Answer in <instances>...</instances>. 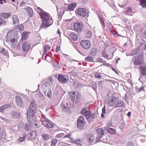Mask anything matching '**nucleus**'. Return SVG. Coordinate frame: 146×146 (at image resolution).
<instances>
[{
	"label": "nucleus",
	"mask_w": 146,
	"mask_h": 146,
	"mask_svg": "<svg viewBox=\"0 0 146 146\" xmlns=\"http://www.w3.org/2000/svg\"><path fill=\"white\" fill-rule=\"evenodd\" d=\"M42 20V24L41 27L46 29L51 25L53 21L52 18L50 19V14L45 12L40 16Z\"/></svg>",
	"instance_id": "1"
},
{
	"label": "nucleus",
	"mask_w": 146,
	"mask_h": 146,
	"mask_svg": "<svg viewBox=\"0 0 146 146\" xmlns=\"http://www.w3.org/2000/svg\"><path fill=\"white\" fill-rule=\"evenodd\" d=\"M35 106V103L34 100H32L31 102V104L29 109L27 111V118L29 122V123L31 125L32 124V122L31 123V121L32 120L33 121L32 118H33L34 116L35 113V111L36 109Z\"/></svg>",
	"instance_id": "2"
},
{
	"label": "nucleus",
	"mask_w": 146,
	"mask_h": 146,
	"mask_svg": "<svg viewBox=\"0 0 146 146\" xmlns=\"http://www.w3.org/2000/svg\"><path fill=\"white\" fill-rule=\"evenodd\" d=\"M68 6L67 8L63 7L61 8L60 10H58V8L56 6L57 10L58 12V19H61L62 16L63 15L65 11H73V3L68 4Z\"/></svg>",
	"instance_id": "3"
},
{
	"label": "nucleus",
	"mask_w": 146,
	"mask_h": 146,
	"mask_svg": "<svg viewBox=\"0 0 146 146\" xmlns=\"http://www.w3.org/2000/svg\"><path fill=\"white\" fill-rule=\"evenodd\" d=\"M83 28V26L82 23L77 21L74 24V30L79 35L82 31Z\"/></svg>",
	"instance_id": "4"
},
{
	"label": "nucleus",
	"mask_w": 146,
	"mask_h": 146,
	"mask_svg": "<svg viewBox=\"0 0 146 146\" xmlns=\"http://www.w3.org/2000/svg\"><path fill=\"white\" fill-rule=\"evenodd\" d=\"M132 60L134 61V64L136 65H139L143 63V60L141 55L140 54L133 57Z\"/></svg>",
	"instance_id": "5"
},
{
	"label": "nucleus",
	"mask_w": 146,
	"mask_h": 146,
	"mask_svg": "<svg viewBox=\"0 0 146 146\" xmlns=\"http://www.w3.org/2000/svg\"><path fill=\"white\" fill-rule=\"evenodd\" d=\"M84 118L82 116H80L77 121V127L80 129L82 130L86 124L84 122Z\"/></svg>",
	"instance_id": "6"
},
{
	"label": "nucleus",
	"mask_w": 146,
	"mask_h": 146,
	"mask_svg": "<svg viewBox=\"0 0 146 146\" xmlns=\"http://www.w3.org/2000/svg\"><path fill=\"white\" fill-rule=\"evenodd\" d=\"M76 13L82 17H85L86 15V10L84 8H80L78 9L76 11Z\"/></svg>",
	"instance_id": "7"
},
{
	"label": "nucleus",
	"mask_w": 146,
	"mask_h": 146,
	"mask_svg": "<svg viewBox=\"0 0 146 146\" xmlns=\"http://www.w3.org/2000/svg\"><path fill=\"white\" fill-rule=\"evenodd\" d=\"M81 45L82 47L86 50L89 49L91 46V43L88 40H82L80 42Z\"/></svg>",
	"instance_id": "8"
},
{
	"label": "nucleus",
	"mask_w": 146,
	"mask_h": 146,
	"mask_svg": "<svg viewBox=\"0 0 146 146\" xmlns=\"http://www.w3.org/2000/svg\"><path fill=\"white\" fill-rule=\"evenodd\" d=\"M42 124L48 128H53L54 127V124L48 119L43 121L42 122Z\"/></svg>",
	"instance_id": "9"
},
{
	"label": "nucleus",
	"mask_w": 146,
	"mask_h": 146,
	"mask_svg": "<svg viewBox=\"0 0 146 146\" xmlns=\"http://www.w3.org/2000/svg\"><path fill=\"white\" fill-rule=\"evenodd\" d=\"M57 79L59 82L63 84L67 82L68 80V77L66 75L61 74L58 75Z\"/></svg>",
	"instance_id": "10"
},
{
	"label": "nucleus",
	"mask_w": 146,
	"mask_h": 146,
	"mask_svg": "<svg viewBox=\"0 0 146 146\" xmlns=\"http://www.w3.org/2000/svg\"><path fill=\"white\" fill-rule=\"evenodd\" d=\"M96 117V113H92L90 111L86 117V119L88 122L93 121V119H95Z\"/></svg>",
	"instance_id": "11"
},
{
	"label": "nucleus",
	"mask_w": 146,
	"mask_h": 146,
	"mask_svg": "<svg viewBox=\"0 0 146 146\" xmlns=\"http://www.w3.org/2000/svg\"><path fill=\"white\" fill-rule=\"evenodd\" d=\"M30 46L29 43L28 42L23 41L22 43V49L24 51H28Z\"/></svg>",
	"instance_id": "12"
},
{
	"label": "nucleus",
	"mask_w": 146,
	"mask_h": 146,
	"mask_svg": "<svg viewBox=\"0 0 146 146\" xmlns=\"http://www.w3.org/2000/svg\"><path fill=\"white\" fill-rule=\"evenodd\" d=\"M18 106L21 107H23V102L21 98L19 96H17L15 97Z\"/></svg>",
	"instance_id": "13"
},
{
	"label": "nucleus",
	"mask_w": 146,
	"mask_h": 146,
	"mask_svg": "<svg viewBox=\"0 0 146 146\" xmlns=\"http://www.w3.org/2000/svg\"><path fill=\"white\" fill-rule=\"evenodd\" d=\"M106 48L104 49L102 53V55L103 56V57H104L105 58L107 59L108 60H109L110 59H111L112 58L114 52H113L112 56L110 58H108L109 55L107 54V52L106 51Z\"/></svg>",
	"instance_id": "14"
},
{
	"label": "nucleus",
	"mask_w": 146,
	"mask_h": 146,
	"mask_svg": "<svg viewBox=\"0 0 146 146\" xmlns=\"http://www.w3.org/2000/svg\"><path fill=\"white\" fill-rule=\"evenodd\" d=\"M11 17L13 24L15 26H17L19 24V21L18 17L15 15H13Z\"/></svg>",
	"instance_id": "15"
},
{
	"label": "nucleus",
	"mask_w": 146,
	"mask_h": 146,
	"mask_svg": "<svg viewBox=\"0 0 146 146\" xmlns=\"http://www.w3.org/2000/svg\"><path fill=\"white\" fill-rule=\"evenodd\" d=\"M72 19H67L66 21H68L67 25V27L69 29L73 30V22L72 21Z\"/></svg>",
	"instance_id": "16"
},
{
	"label": "nucleus",
	"mask_w": 146,
	"mask_h": 146,
	"mask_svg": "<svg viewBox=\"0 0 146 146\" xmlns=\"http://www.w3.org/2000/svg\"><path fill=\"white\" fill-rule=\"evenodd\" d=\"M12 117L15 118H20L21 117L20 113L17 111H13L11 113Z\"/></svg>",
	"instance_id": "17"
},
{
	"label": "nucleus",
	"mask_w": 146,
	"mask_h": 146,
	"mask_svg": "<svg viewBox=\"0 0 146 146\" xmlns=\"http://www.w3.org/2000/svg\"><path fill=\"white\" fill-rule=\"evenodd\" d=\"M60 107L62 109V111L64 112L67 113H70L69 109L68 108V106H66L65 105L62 103L61 104Z\"/></svg>",
	"instance_id": "18"
},
{
	"label": "nucleus",
	"mask_w": 146,
	"mask_h": 146,
	"mask_svg": "<svg viewBox=\"0 0 146 146\" xmlns=\"http://www.w3.org/2000/svg\"><path fill=\"white\" fill-rule=\"evenodd\" d=\"M11 106V105L10 104H7L2 105L0 107V112L3 113L4 110Z\"/></svg>",
	"instance_id": "19"
},
{
	"label": "nucleus",
	"mask_w": 146,
	"mask_h": 146,
	"mask_svg": "<svg viewBox=\"0 0 146 146\" xmlns=\"http://www.w3.org/2000/svg\"><path fill=\"white\" fill-rule=\"evenodd\" d=\"M140 70V74L142 76H146V66H141Z\"/></svg>",
	"instance_id": "20"
},
{
	"label": "nucleus",
	"mask_w": 146,
	"mask_h": 146,
	"mask_svg": "<svg viewBox=\"0 0 146 146\" xmlns=\"http://www.w3.org/2000/svg\"><path fill=\"white\" fill-rule=\"evenodd\" d=\"M42 88L45 90H49L51 89V86L50 84L48 82L45 83L42 86Z\"/></svg>",
	"instance_id": "21"
},
{
	"label": "nucleus",
	"mask_w": 146,
	"mask_h": 146,
	"mask_svg": "<svg viewBox=\"0 0 146 146\" xmlns=\"http://www.w3.org/2000/svg\"><path fill=\"white\" fill-rule=\"evenodd\" d=\"M106 130L109 133L113 134L114 135L116 134V132L115 130L113 128L107 127H106Z\"/></svg>",
	"instance_id": "22"
},
{
	"label": "nucleus",
	"mask_w": 146,
	"mask_h": 146,
	"mask_svg": "<svg viewBox=\"0 0 146 146\" xmlns=\"http://www.w3.org/2000/svg\"><path fill=\"white\" fill-rule=\"evenodd\" d=\"M27 11L28 13V15L29 17H31L33 14V11L32 9L30 7H28L25 8Z\"/></svg>",
	"instance_id": "23"
},
{
	"label": "nucleus",
	"mask_w": 146,
	"mask_h": 146,
	"mask_svg": "<svg viewBox=\"0 0 146 146\" xmlns=\"http://www.w3.org/2000/svg\"><path fill=\"white\" fill-rule=\"evenodd\" d=\"M124 102L120 100H118L115 104V108L121 107L123 106L124 104Z\"/></svg>",
	"instance_id": "24"
},
{
	"label": "nucleus",
	"mask_w": 146,
	"mask_h": 146,
	"mask_svg": "<svg viewBox=\"0 0 146 146\" xmlns=\"http://www.w3.org/2000/svg\"><path fill=\"white\" fill-rule=\"evenodd\" d=\"M93 57L92 56H91L90 55H88L85 58V61L87 62H94V61Z\"/></svg>",
	"instance_id": "25"
},
{
	"label": "nucleus",
	"mask_w": 146,
	"mask_h": 146,
	"mask_svg": "<svg viewBox=\"0 0 146 146\" xmlns=\"http://www.w3.org/2000/svg\"><path fill=\"white\" fill-rule=\"evenodd\" d=\"M48 92H47V91H44V95L46 96L48 98H51L52 96V92L51 89L49 90Z\"/></svg>",
	"instance_id": "26"
},
{
	"label": "nucleus",
	"mask_w": 146,
	"mask_h": 146,
	"mask_svg": "<svg viewBox=\"0 0 146 146\" xmlns=\"http://www.w3.org/2000/svg\"><path fill=\"white\" fill-rule=\"evenodd\" d=\"M97 49L95 48H92L90 52V54L93 57H95L97 54Z\"/></svg>",
	"instance_id": "27"
},
{
	"label": "nucleus",
	"mask_w": 146,
	"mask_h": 146,
	"mask_svg": "<svg viewBox=\"0 0 146 146\" xmlns=\"http://www.w3.org/2000/svg\"><path fill=\"white\" fill-rule=\"evenodd\" d=\"M139 50L140 49L138 48H135L131 51L130 55L131 56L134 55L137 53L139 51Z\"/></svg>",
	"instance_id": "28"
},
{
	"label": "nucleus",
	"mask_w": 146,
	"mask_h": 146,
	"mask_svg": "<svg viewBox=\"0 0 146 146\" xmlns=\"http://www.w3.org/2000/svg\"><path fill=\"white\" fill-rule=\"evenodd\" d=\"M66 104L69 109L70 112H72V109L73 108V102L72 101V103L68 102L66 103Z\"/></svg>",
	"instance_id": "29"
},
{
	"label": "nucleus",
	"mask_w": 146,
	"mask_h": 146,
	"mask_svg": "<svg viewBox=\"0 0 146 146\" xmlns=\"http://www.w3.org/2000/svg\"><path fill=\"white\" fill-rule=\"evenodd\" d=\"M36 132L35 131L32 132L28 134V135L30 136V137L33 139H35L36 137Z\"/></svg>",
	"instance_id": "30"
},
{
	"label": "nucleus",
	"mask_w": 146,
	"mask_h": 146,
	"mask_svg": "<svg viewBox=\"0 0 146 146\" xmlns=\"http://www.w3.org/2000/svg\"><path fill=\"white\" fill-rule=\"evenodd\" d=\"M90 111L87 110L85 108H83L82 109L80 113L86 117Z\"/></svg>",
	"instance_id": "31"
},
{
	"label": "nucleus",
	"mask_w": 146,
	"mask_h": 146,
	"mask_svg": "<svg viewBox=\"0 0 146 146\" xmlns=\"http://www.w3.org/2000/svg\"><path fill=\"white\" fill-rule=\"evenodd\" d=\"M140 3V5L144 8L146 7V0H139Z\"/></svg>",
	"instance_id": "32"
},
{
	"label": "nucleus",
	"mask_w": 146,
	"mask_h": 146,
	"mask_svg": "<svg viewBox=\"0 0 146 146\" xmlns=\"http://www.w3.org/2000/svg\"><path fill=\"white\" fill-rule=\"evenodd\" d=\"M94 140V135L92 134H90L88 137V140L89 143H91Z\"/></svg>",
	"instance_id": "33"
},
{
	"label": "nucleus",
	"mask_w": 146,
	"mask_h": 146,
	"mask_svg": "<svg viewBox=\"0 0 146 146\" xmlns=\"http://www.w3.org/2000/svg\"><path fill=\"white\" fill-rule=\"evenodd\" d=\"M42 137L43 139L45 141L50 139L51 137V136L48 134H43L42 135Z\"/></svg>",
	"instance_id": "34"
},
{
	"label": "nucleus",
	"mask_w": 146,
	"mask_h": 146,
	"mask_svg": "<svg viewBox=\"0 0 146 146\" xmlns=\"http://www.w3.org/2000/svg\"><path fill=\"white\" fill-rule=\"evenodd\" d=\"M97 131L98 133V135H103L104 133V130L101 128L97 129Z\"/></svg>",
	"instance_id": "35"
},
{
	"label": "nucleus",
	"mask_w": 146,
	"mask_h": 146,
	"mask_svg": "<svg viewBox=\"0 0 146 146\" xmlns=\"http://www.w3.org/2000/svg\"><path fill=\"white\" fill-rule=\"evenodd\" d=\"M82 141L80 139H76V140H74V144H76L77 146H82L81 144Z\"/></svg>",
	"instance_id": "36"
},
{
	"label": "nucleus",
	"mask_w": 146,
	"mask_h": 146,
	"mask_svg": "<svg viewBox=\"0 0 146 146\" xmlns=\"http://www.w3.org/2000/svg\"><path fill=\"white\" fill-rule=\"evenodd\" d=\"M36 11L39 14L40 16L42 14L44 13L45 12L42 9L39 7H37Z\"/></svg>",
	"instance_id": "37"
},
{
	"label": "nucleus",
	"mask_w": 146,
	"mask_h": 146,
	"mask_svg": "<svg viewBox=\"0 0 146 146\" xmlns=\"http://www.w3.org/2000/svg\"><path fill=\"white\" fill-rule=\"evenodd\" d=\"M68 37L70 41V43H72L73 44V42L72 40H73V34L72 33V32H71V33L68 35Z\"/></svg>",
	"instance_id": "38"
},
{
	"label": "nucleus",
	"mask_w": 146,
	"mask_h": 146,
	"mask_svg": "<svg viewBox=\"0 0 146 146\" xmlns=\"http://www.w3.org/2000/svg\"><path fill=\"white\" fill-rule=\"evenodd\" d=\"M11 14L10 13H3L2 14V17L5 19H7L9 17Z\"/></svg>",
	"instance_id": "39"
},
{
	"label": "nucleus",
	"mask_w": 146,
	"mask_h": 146,
	"mask_svg": "<svg viewBox=\"0 0 146 146\" xmlns=\"http://www.w3.org/2000/svg\"><path fill=\"white\" fill-rule=\"evenodd\" d=\"M26 137L25 135H23L22 137H19V138L17 139V141L22 142L23 141Z\"/></svg>",
	"instance_id": "40"
},
{
	"label": "nucleus",
	"mask_w": 146,
	"mask_h": 146,
	"mask_svg": "<svg viewBox=\"0 0 146 146\" xmlns=\"http://www.w3.org/2000/svg\"><path fill=\"white\" fill-rule=\"evenodd\" d=\"M64 133H59L56 135L55 138H64Z\"/></svg>",
	"instance_id": "41"
},
{
	"label": "nucleus",
	"mask_w": 146,
	"mask_h": 146,
	"mask_svg": "<svg viewBox=\"0 0 146 146\" xmlns=\"http://www.w3.org/2000/svg\"><path fill=\"white\" fill-rule=\"evenodd\" d=\"M102 135H98V136L96 137V139L94 142L95 143H97L98 142H100V139L102 137Z\"/></svg>",
	"instance_id": "42"
},
{
	"label": "nucleus",
	"mask_w": 146,
	"mask_h": 146,
	"mask_svg": "<svg viewBox=\"0 0 146 146\" xmlns=\"http://www.w3.org/2000/svg\"><path fill=\"white\" fill-rule=\"evenodd\" d=\"M95 77L98 79H100L101 78V76L100 73L98 72H95L94 74Z\"/></svg>",
	"instance_id": "43"
},
{
	"label": "nucleus",
	"mask_w": 146,
	"mask_h": 146,
	"mask_svg": "<svg viewBox=\"0 0 146 146\" xmlns=\"http://www.w3.org/2000/svg\"><path fill=\"white\" fill-rule=\"evenodd\" d=\"M0 52L4 55L7 56L8 55V52L7 51L5 50L4 48H2L0 51Z\"/></svg>",
	"instance_id": "44"
},
{
	"label": "nucleus",
	"mask_w": 146,
	"mask_h": 146,
	"mask_svg": "<svg viewBox=\"0 0 146 146\" xmlns=\"http://www.w3.org/2000/svg\"><path fill=\"white\" fill-rule=\"evenodd\" d=\"M92 35V34L91 31H88L86 35V36L88 38H91Z\"/></svg>",
	"instance_id": "45"
},
{
	"label": "nucleus",
	"mask_w": 146,
	"mask_h": 146,
	"mask_svg": "<svg viewBox=\"0 0 146 146\" xmlns=\"http://www.w3.org/2000/svg\"><path fill=\"white\" fill-rule=\"evenodd\" d=\"M57 143V140L56 139H54L51 142V146H55Z\"/></svg>",
	"instance_id": "46"
},
{
	"label": "nucleus",
	"mask_w": 146,
	"mask_h": 146,
	"mask_svg": "<svg viewBox=\"0 0 146 146\" xmlns=\"http://www.w3.org/2000/svg\"><path fill=\"white\" fill-rule=\"evenodd\" d=\"M46 52H44V53L42 56V59L44 60H46V58L47 56L50 57L48 55L46 54Z\"/></svg>",
	"instance_id": "47"
},
{
	"label": "nucleus",
	"mask_w": 146,
	"mask_h": 146,
	"mask_svg": "<svg viewBox=\"0 0 146 146\" xmlns=\"http://www.w3.org/2000/svg\"><path fill=\"white\" fill-rule=\"evenodd\" d=\"M6 24V22L5 20L0 19V26L1 25H4Z\"/></svg>",
	"instance_id": "48"
},
{
	"label": "nucleus",
	"mask_w": 146,
	"mask_h": 146,
	"mask_svg": "<svg viewBox=\"0 0 146 146\" xmlns=\"http://www.w3.org/2000/svg\"><path fill=\"white\" fill-rule=\"evenodd\" d=\"M30 127L29 123H26L25 126V129L26 131L29 130Z\"/></svg>",
	"instance_id": "49"
},
{
	"label": "nucleus",
	"mask_w": 146,
	"mask_h": 146,
	"mask_svg": "<svg viewBox=\"0 0 146 146\" xmlns=\"http://www.w3.org/2000/svg\"><path fill=\"white\" fill-rule=\"evenodd\" d=\"M27 34L25 33H23L22 34V36L21 37V40H23L26 39V36Z\"/></svg>",
	"instance_id": "50"
},
{
	"label": "nucleus",
	"mask_w": 146,
	"mask_h": 146,
	"mask_svg": "<svg viewBox=\"0 0 146 146\" xmlns=\"http://www.w3.org/2000/svg\"><path fill=\"white\" fill-rule=\"evenodd\" d=\"M80 98V93L78 92L76 96V100L77 101H79Z\"/></svg>",
	"instance_id": "51"
},
{
	"label": "nucleus",
	"mask_w": 146,
	"mask_h": 146,
	"mask_svg": "<svg viewBox=\"0 0 146 146\" xmlns=\"http://www.w3.org/2000/svg\"><path fill=\"white\" fill-rule=\"evenodd\" d=\"M78 39V35H77L75 33H74V41H77Z\"/></svg>",
	"instance_id": "52"
},
{
	"label": "nucleus",
	"mask_w": 146,
	"mask_h": 146,
	"mask_svg": "<svg viewBox=\"0 0 146 146\" xmlns=\"http://www.w3.org/2000/svg\"><path fill=\"white\" fill-rule=\"evenodd\" d=\"M50 47L47 45H46L44 47V52L46 53L47 50L50 49Z\"/></svg>",
	"instance_id": "53"
},
{
	"label": "nucleus",
	"mask_w": 146,
	"mask_h": 146,
	"mask_svg": "<svg viewBox=\"0 0 146 146\" xmlns=\"http://www.w3.org/2000/svg\"><path fill=\"white\" fill-rule=\"evenodd\" d=\"M134 145V143L130 141L127 142L126 145V146H133Z\"/></svg>",
	"instance_id": "54"
},
{
	"label": "nucleus",
	"mask_w": 146,
	"mask_h": 146,
	"mask_svg": "<svg viewBox=\"0 0 146 146\" xmlns=\"http://www.w3.org/2000/svg\"><path fill=\"white\" fill-rule=\"evenodd\" d=\"M71 136V134L70 133H68V134L66 135H64V138H66V137L69 138L71 139V140L72 141L71 142H72V141H73V139L72 138H70V137Z\"/></svg>",
	"instance_id": "55"
},
{
	"label": "nucleus",
	"mask_w": 146,
	"mask_h": 146,
	"mask_svg": "<svg viewBox=\"0 0 146 146\" xmlns=\"http://www.w3.org/2000/svg\"><path fill=\"white\" fill-rule=\"evenodd\" d=\"M132 11V9L131 7H127L126 11V13H131Z\"/></svg>",
	"instance_id": "56"
},
{
	"label": "nucleus",
	"mask_w": 146,
	"mask_h": 146,
	"mask_svg": "<svg viewBox=\"0 0 146 146\" xmlns=\"http://www.w3.org/2000/svg\"><path fill=\"white\" fill-rule=\"evenodd\" d=\"M97 61L98 62H102L104 63H105L106 62V61L104 60H103V59L101 58H98L97 60Z\"/></svg>",
	"instance_id": "57"
},
{
	"label": "nucleus",
	"mask_w": 146,
	"mask_h": 146,
	"mask_svg": "<svg viewBox=\"0 0 146 146\" xmlns=\"http://www.w3.org/2000/svg\"><path fill=\"white\" fill-rule=\"evenodd\" d=\"M112 98H113L114 102V103H115L116 102H117L119 100V99L118 98L115 97H112Z\"/></svg>",
	"instance_id": "58"
},
{
	"label": "nucleus",
	"mask_w": 146,
	"mask_h": 146,
	"mask_svg": "<svg viewBox=\"0 0 146 146\" xmlns=\"http://www.w3.org/2000/svg\"><path fill=\"white\" fill-rule=\"evenodd\" d=\"M111 69L117 74H118L119 72H118L117 70L113 67H111Z\"/></svg>",
	"instance_id": "59"
},
{
	"label": "nucleus",
	"mask_w": 146,
	"mask_h": 146,
	"mask_svg": "<svg viewBox=\"0 0 146 146\" xmlns=\"http://www.w3.org/2000/svg\"><path fill=\"white\" fill-rule=\"evenodd\" d=\"M92 88L95 91H96V83L93 85Z\"/></svg>",
	"instance_id": "60"
},
{
	"label": "nucleus",
	"mask_w": 146,
	"mask_h": 146,
	"mask_svg": "<svg viewBox=\"0 0 146 146\" xmlns=\"http://www.w3.org/2000/svg\"><path fill=\"white\" fill-rule=\"evenodd\" d=\"M141 91H145V89L144 88V87L143 86H142L139 89L138 92H141Z\"/></svg>",
	"instance_id": "61"
},
{
	"label": "nucleus",
	"mask_w": 146,
	"mask_h": 146,
	"mask_svg": "<svg viewBox=\"0 0 146 146\" xmlns=\"http://www.w3.org/2000/svg\"><path fill=\"white\" fill-rule=\"evenodd\" d=\"M60 50V46H56V49L55 51L56 52L59 51Z\"/></svg>",
	"instance_id": "62"
},
{
	"label": "nucleus",
	"mask_w": 146,
	"mask_h": 146,
	"mask_svg": "<svg viewBox=\"0 0 146 146\" xmlns=\"http://www.w3.org/2000/svg\"><path fill=\"white\" fill-rule=\"evenodd\" d=\"M102 113H106V107L104 106L102 109Z\"/></svg>",
	"instance_id": "63"
},
{
	"label": "nucleus",
	"mask_w": 146,
	"mask_h": 146,
	"mask_svg": "<svg viewBox=\"0 0 146 146\" xmlns=\"http://www.w3.org/2000/svg\"><path fill=\"white\" fill-rule=\"evenodd\" d=\"M42 118L44 120H47L48 119L45 117V116L43 114H42L41 115Z\"/></svg>",
	"instance_id": "64"
}]
</instances>
